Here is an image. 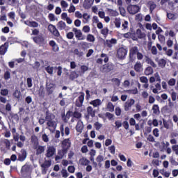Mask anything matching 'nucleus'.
I'll use <instances>...</instances> for the list:
<instances>
[{
  "mask_svg": "<svg viewBox=\"0 0 178 178\" xmlns=\"http://www.w3.org/2000/svg\"><path fill=\"white\" fill-rule=\"evenodd\" d=\"M136 55L137 56V59L138 60H141V59L144 58V55L138 51V47H131L129 50V59L131 62H134V60H136Z\"/></svg>",
  "mask_w": 178,
  "mask_h": 178,
  "instance_id": "f257e3e1",
  "label": "nucleus"
},
{
  "mask_svg": "<svg viewBox=\"0 0 178 178\" xmlns=\"http://www.w3.org/2000/svg\"><path fill=\"white\" fill-rule=\"evenodd\" d=\"M33 40L35 44H39L40 47H45L47 44V40L42 35H38L33 38Z\"/></svg>",
  "mask_w": 178,
  "mask_h": 178,
  "instance_id": "f03ea898",
  "label": "nucleus"
},
{
  "mask_svg": "<svg viewBox=\"0 0 178 178\" xmlns=\"http://www.w3.org/2000/svg\"><path fill=\"white\" fill-rule=\"evenodd\" d=\"M80 94L81 95H79L75 101V106L77 108H81V106H83V104L84 103V97H86L83 92H81Z\"/></svg>",
  "mask_w": 178,
  "mask_h": 178,
  "instance_id": "7ed1b4c3",
  "label": "nucleus"
},
{
  "mask_svg": "<svg viewBox=\"0 0 178 178\" xmlns=\"http://www.w3.org/2000/svg\"><path fill=\"white\" fill-rule=\"evenodd\" d=\"M72 147V141L70 140V138H66L64 139L61 142V147L63 149H65V151H69L70 148Z\"/></svg>",
  "mask_w": 178,
  "mask_h": 178,
  "instance_id": "20e7f679",
  "label": "nucleus"
},
{
  "mask_svg": "<svg viewBox=\"0 0 178 178\" xmlns=\"http://www.w3.org/2000/svg\"><path fill=\"white\" fill-rule=\"evenodd\" d=\"M48 31L53 35L54 37H60V33H59V31L56 29V26L53 24H49L48 26Z\"/></svg>",
  "mask_w": 178,
  "mask_h": 178,
  "instance_id": "39448f33",
  "label": "nucleus"
},
{
  "mask_svg": "<svg viewBox=\"0 0 178 178\" xmlns=\"http://www.w3.org/2000/svg\"><path fill=\"white\" fill-rule=\"evenodd\" d=\"M72 31H74L76 40H86V35H83L81 30L77 29L76 28H74L72 29Z\"/></svg>",
  "mask_w": 178,
  "mask_h": 178,
  "instance_id": "423d86ee",
  "label": "nucleus"
},
{
  "mask_svg": "<svg viewBox=\"0 0 178 178\" xmlns=\"http://www.w3.org/2000/svg\"><path fill=\"white\" fill-rule=\"evenodd\" d=\"M127 10L131 15H136L140 10V7L137 5H131L128 6Z\"/></svg>",
  "mask_w": 178,
  "mask_h": 178,
  "instance_id": "0eeeda50",
  "label": "nucleus"
},
{
  "mask_svg": "<svg viewBox=\"0 0 178 178\" xmlns=\"http://www.w3.org/2000/svg\"><path fill=\"white\" fill-rule=\"evenodd\" d=\"M26 158H27V152L24 149H21V153L18 154L17 161H19V162H24Z\"/></svg>",
  "mask_w": 178,
  "mask_h": 178,
  "instance_id": "6e6552de",
  "label": "nucleus"
},
{
  "mask_svg": "<svg viewBox=\"0 0 178 178\" xmlns=\"http://www.w3.org/2000/svg\"><path fill=\"white\" fill-rule=\"evenodd\" d=\"M55 152H56V149L54 146L48 147L46 153L47 158H52V156L55 155Z\"/></svg>",
  "mask_w": 178,
  "mask_h": 178,
  "instance_id": "1a4fd4ad",
  "label": "nucleus"
},
{
  "mask_svg": "<svg viewBox=\"0 0 178 178\" xmlns=\"http://www.w3.org/2000/svg\"><path fill=\"white\" fill-rule=\"evenodd\" d=\"M127 54L126 49L121 47L117 51V55L120 59H124V57Z\"/></svg>",
  "mask_w": 178,
  "mask_h": 178,
  "instance_id": "9d476101",
  "label": "nucleus"
},
{
  "mask_svg": "<svg viewBox=\"0 0 178 178\" xmlns=\"http://www.w3.org/2000/svg\"><path fill=\"white\" fill-rule=\"evenodd\" d=\"M73 113L72 111H68L66 114L63 113L61 115V119L63 120L64 123H67L70 118L72 117V114Z\"/></svg>",
  "mask_w": 178,
  "mask_h": 178,
  "instance_id": "9b49d317",
  "label": "nucleus"
},
{
  "mask_svg": "<svg viewBox=\"0 0 178 178\" xmlns=\"http://www.w3.org/2000/svg\"><path fill=\"white\" fill-rule=\"evenodd\" d=\"M65 154H67V150L62 149L58 152V154L55 157L56 161H59V159H62L63 156H65Z\"/></svg>",
  "mask_w": 178,
  "mask_h": 178,
  "instance_id": "f8f14e48",
  "label": "nucleus"
},
{
  "mask_svg": "<svg viewBox=\"0 0 178 178\" xmlns=\"http://www.w3.org/2000/svg\"><path fill=\"white\" fill-rule=\"evenodd\" d=\"M9 47V43L5 42L0 47V55H5L8 51V47Z\"/></svg>",
  "mask_w": 178,
  "mask_h": 178,
  "instance_id": "ddd939ff",
  "label": "nucleus"
},
{
  "mask_svg": "<svg viewBox=\"0 0 178 178\" xmlns=\"http://www.w3.org/2000/svg\"><path fill=\"white\" fill-rule=\"evenodd\" d=\"M24 24H26L29 27H33L34 29L38 27L39 26L38 22L35 21H29V20L24 21Z\"/></svg>",
  "mask_w": 178,
  "mask_h": 178,
  "instance_id": "4468645a",
  "label": "nucleus"
},
{
  "mask_svg": "<svg viewBox=\"0 0 178 178\" xmlns=\"http://www.w3.org/2000/svg\"><path fill=\"white\" fill-rule=\"evenodd\" d=\"M149 83H155V81H161V76H159V74L155 73L153 76H151L149 79Z\"/></svg>",
  "mask_w": 178,
  "mask_h": 178,
  "instance_id": "2eb2a0df",
  "label": "nucleus"
},
{
  "mask_svg": "<svg viewBox=\"0 0 178 178\" xmlns=\"http://www.w3.org/2000/svg\"><path fill=\"white\" fill-rule=\"evenodd\" d=\"M88 116H91V118H95V111H94V108L92 106H89L86 108Z\"/></svg>",
  "mask_w": 178,
  "mask_h": 178,
  "instance_id": "dca6fc26",
  "label": "nucleus"
},
{
  "mask_svg": "<svg viewBox=\"0 0 178 178\" xmlns=\"http://www.w3.org/2000/svg\"><path fill=\"white\" fill-rule=\"evenodd\" d=\"M49 45L52 47V51H54V52H58L59 51V47H58V44H56V42H55L54 40H51L49 42Z\"/></svg>",
  "mask_w": 178,
  "mask_h": 178,
  "instance_id": "f3484780",
  "label": "nucleus"
},
{
  "mask_svg": "<svg viewBox=\"0 0 178 178\" xmlns=\"http://www.w3.org/2000/svg\"><path fill=\"white\" fill-rule=\"evenodd\" d=\"M79 163L80 165H81L82 166H87L88 165H90V162L88 159H87L85 157H83L82 159H79Z\"/></svg>",
  "mask_w": 178,
  "mask_h": 178,
  "instance_id": "a211bd4d",
  "label": "nucleus"
},
{
  "mask_svg": "<svg viewBox=\"0 0 178 178\" xmlns=\"http://www.w3.org/2000/svg\"><path fill=\"white\" fill-rule=\"evenodd\" d=\"M57 27L60 31L66 30V23L63 21H60L57 24Z\"/></svg>",
  "mask_w": 178,
  "mask_h": 178,
  "instance_id": "6ab92c4d",
  "label": "nucleus"
},
{
  "mask_svg": "<svg viewBox=\"0 0 178 178\" xmlns=\"http://www.w3.org/2000/svg\"><path fill=\"white\" fill-rule=\"evenodd\" d=\"M47 127L51 128L54 130H55L56 129V122L54 121V120H49V122H47Z\"/></svg>",
  "mask_w": 178,
  "mask_h": 178,
  "instance_id": "aec40b11",
  "label": "nucleus"
},
{
  "mask_svg": "<svg viewBox=\"0 0 178 178\" xmlns=\"http://www.w3.org/2000/svg\"><path fill=\"white\" fill-rule=\"evenodd\" d=\"M143 69V63L140 62H136L134 65V70H136L138 73L141 72V70Z\"/></svg>",
  "mask_w": 178,
  "mask_h": 178,
  "instance_id": "412c9836",
  "label": "nucleus"
},
{
  "mask_svg": "<svg viewBox=\"0 0 178 178\" xmlns=\"http://www.w3.org/2000/svg\"><path fill=\"white\" fill-rule=\"evenodd\" d=\"M83 122L79 121L76 126V130L77 133H81L83 131Z\"/></svg>",
  "mask_w": 178,
  "mask_h": 178,
  "instance_id": "4be33fe9",
  "label": "nucleus"
},
{
  "mask_svg": "<svg viewBox=\"0 0 178 178\" xmlns=\"http://www.w3.org/2000/svg\"><path fill=\"white\" fill-rule=\"evenodd\" d=\"M90 105H92L94 106V108H97V106H99V105H101V104H102V102H101V99H96L93 101H91L90 102Z\"/></svg>",
  "mask_w": 178,
  "mask_h": 178,
  "instance_id": "5701e85b",
  "label": "nucleus"
},
{
  "mask_svg": "<svg viewBox=\"0 0 178 178\" xmlns=\"http://www.w3.org/2000/svg\"><path fill=\"white\" fill-rule=\"evenodd\" d=\"M134 99H130L125 103V111H129V108H131L132 105H134Z\"/></svg>",
  "mask_w": 178,
  "mask_h": 178,
  "instance_id": "b1692460",
  "label": "nucleus"
},
{
  "mask_svg": "<svg viewBox=\"0 0 178 178\" xmlns=\"http://www.w3.org/2000/svg\"><path fill=\"white\" fill-rule=\"evenodd\" d=\"M45 151V147L44 146L39 145L36 149V155H41L42 152Z\"/></svg>",
  "mask_w": 178,
  "mask_h": 178,
  "instance_id": "393cba45",
  "label": "nucleus"
},
{
  "mask_svg": "<svg viewBox=\"0 0 178 178\" xmlns=\"http://www.w3.org/2000/svg\"><path fill=\"white\" fill-rule=\"evenodd\" d=\"M136 35L138 37V38H145L146 37L145 33L141 31L140 29L136 31Z\"/></svg>",
  "mask_w": 178,
  "mask_h": 178,
  "instance_id": "a878e982",
  "label": "nucleus"
},
{
  "mask_svg": "<svg viewBox=\"0 0 178 178\" xmlns=\"http://www.w3.org/2000/svg\"><path fill=\"white\" fill-rule=\"evenodd\" d=\"M158 65L160 67H161L162 69H163V67H165V66H166V60L163 58L160 59L158 61Z\"/></svg>",
  "mask_w": 178,
  "mask_h": 178,
  "instance_id": "bb28decb",
  "label": "nucleus"
},
{
  "mask_svg": "<svg viewBox=\"0 0 178 178\" xmlns=\"http://www.w3.org/2000/svg\"><path fill=\"white\" fill-rule=\"evenodd\" d=\"M51 164L52 163L51 162V161H45L44 163H42L41 165V168H43L44 170H45V169H47V168H49V166H51Z\"/></svg>",
  "mask_w": 178,
  "mask_h": 178,
  "instance_id": "cd10ccee",
  "label": "nucleus"
},
{
  "mask_svg": "<svg viewBox=\"0 0 178 178\" xmlns=\"http://www.w3.org/2000/svg\"><path fill=\"white\" fill-rule=\"evenodd\" d=\"M152 73H154V69L151 67H147L145 70V74H146V76H149V74H152Z\"/></svg>",
  "mask_w": 178,
  "mask_h": 178,
  "instance_id": "c85d7f7f",
  "label": "nucleus"
},
{
  "mask_svg": "<svg viewBox=\"0 0 178 178\" xmlns=\"http://www.w3.org/2000/svg\"><path fill=\"white\" fill-rule=\"evenodd\" d=\"M86 40L88 42H94L95 41V37L92 34L89 33L87 35Z\"/></svg>",
  "mask_w": 178,
  "mask_h": 178,
  "instance_id": "c756f323",
  "label": "nucleus"
},
{
  "mask_svg": "<svg viewBox=\"0 0 178 178\" xmlns=\"http://www.w3.org/2000/svg\"><path fill=\"white\" fill-rule=\"evenodd\" d=\"M99 118H107V119H109V120H111V119H112V113H106L105 114H99Z\"/></svg>",
  "mask_w": 178,
  "mask_h": 178,
  "instance_id": "7c9ffc66",
  "label": "nucleus"
},
{
  "mask_svg": "<svg viewBox=\"0 0 178 178\" xmlns=\"http://www.w3.org/2000/svg\"><path fill=\"white\" fill-rule=\"evenodd\" d=\"M47 95H51L54 94V86L51 85V86H49L47 88Z\"/></svg>",
  "mask_w": 178,
  "mask_h": 178,
  "instance_id": "2f4dec72",
  "label": "nucleus"
},
{
  "mask_svg": "<svg viewBox=\"0 0 178 178\" xmlns=\"http://www.w3.org/2000/svg\"><path fill=\"white\" fill-rule=\"evenodd\" d=\"M45 70L49 74H54V67L49 65L45 67Z\"/></svg>",
  "mask_w": 178,
  "mask_h": 178,
  "instance_id": "473e14b6",
  "label": "nucleus"
},
{
  "mask_svg": "<svg viewBox=\"0 0 178 178\" xmlns=\"http://www.w3.org/2000/svg\"><path fill=\"white\" fill-rule=\"evenodd\" d=\"M148 5L149 6L151 13H152V10L156 8V5L154 3V1H149Z\"/></svg>",
  "mask_w": 178,
  "mask_h": 178,
  "instance_id": "72a5a7b5",
  "label": "nucleus"
},
{
  "mask_svg": "<svg viewBox=\"0 0 178 178\" xmlns=\"http://www.w3.org/2000/svg\"><path fill=\"white\" fill-rule=\"evenodd\" d=\"M81 46L82 49H87V48H90V43L87 42H83L81 43Z\"/></svg>",
  "mask_w": 178,
  "mask_h": 178,
  "instance_id": "f704fd0d",
  "label": "nucleus"
},
{
  "mask_svg": "<svg viewBox=\"0 0 178 178\" xmlns=\"http://www.w3.org/2000/svg\"><path fill=\"white\" fill-rule=\"evenodd\" d=\"M77 77H78V76H77V73L76 72H72L70 74V80L73 81L75 79H77Z\"/></svg>",
  "mask_w": 178,
  "mask_h": 178,
  "instance_id": "c9c22d12",
  "label": "nucleus"
},
{
  "mask_svg": "<svg viewBox=\"0 0 178 178\" xmlns=\"http://www.w3.org/2000/svg\"><path fill=\"white\" fill-rule=\"evenodd\" d=\"M113 83L114 86H115L116 87H119V86H120V79L118 78H114L113 79Z\"/></svg>",
  "mask_w": 178,
  "mask_h": 178,
  "instance_id": "e433bc0d",
  "label": "nucleus"
},
{
  "mask_svg": "<svg viewBox=\"0 0 178 178\" xmlns=\"http://www.w3.org/2000/svg\"><path fill=\"white\" fill-rule=\"evenodd\" d=\"M74 54L76 55V56H79V58H81V56H83V51H79V49H75L74 50Z\"/></svg>",
  "mask_w": 178,
  "mask_h": 178,
  "instance_id": "4c0bfd02",
  "label": "nucleus"
},
{
  "mask_svg": "<svg viewBox=\"0 0 178 178\" xmlns=\"http://www.w3.org/2000/svg\"><path fill=\"white\" fill-rule=\"evenodd\" d=\"M95 128V129L98 131L99 130H101V129L102 128V124L99 123V122H96L94 124Z\"/></svg>",
  "mask_w": 178,
  "mask_h": 178,
  "instance_id": "58836bf2",
  "label": "nucleus"
},
{
  "mask_svg": "<svg viewBox=\"0 0 178 178\" xmlns=\"http://www.w3.org/2000/svg\"><path fill=\"white\" fill-rule=\"evenodd\" d=\"M3 143L6 145V148L7 149H10V140H9L8 139H5L3 140Z\"/></svg>",
  "mask_w": 178,
  "mask_h": 178,
  "instance_id": "ea45409f",
  "label": "nucleus"
},
{
  "mask_svg": "<svg viewBox=\"0 0 178 178\" xmlns=\"http://www.w3.org/2000/svg\"><path fill=\"white\" fill-rule=\"evenodd\" d=\"M72 114L73 118H75L76 119H80L81 118V113L79 111H74Z\"/></svg>",
  "mask_w": 178,
  "mask_h": 178,
  "instance_id": "a19ab883",
  "label": "nucleus"
},
{
  "mask_svg": "<svg viewBox=\"0 0 178 178\" xmlns=\"http://www.w3.org/2000/svg\"><path fill=\"white\" fill-rule=\"evenodd\" d=\"M26 83L29 88H31L33 87V79H31V78H27Z\"/></svg>",
  "mask_w": 178,
  "mask_h": 178,
  "instance_id": "79ce46f5",
  "label": "nucleus"
},
{
  "mask_svg": "<svg viewBox=\"0 0 178 178\" xmlns=\"http://www.w3.org/2000/svg\"><path fill=\"white\" fill-rule=\"evenodd\" d=\"M114 24L115 27H118V28L120 27V18H118V17L115 18Z\"/></svg>",
  "mask_w": 178,
  "mask_h": 178,
  "instance_id": "37998d69",
  "label": "nucleus"
},
{
  "mask_svg": "<svg viewBox=\"0 0 178 178\" xmlns=\"http://www.w3.org/2000/svg\"><path fill=\"white\" fill-rule=\"evenodd\" d=\"M146 62H147L149 65L152 66V67H156V64H155L154 62L152 60H151V58H147Z\"/></svg>",
  "mask_w": 178,
  "mask_h": 178,
  "instance_id": "c03bdc74",
  "label": "nucleus"
},
{
  "mask_svg": "<svg viewBox=\"0 0 178 178\" xmlns=\"http://www.w3.org/2000/svg\"><path fill=\"white\" fill-rule=\"evenodd\" d=\"M31 142L33 143L34 144H35L36 145H38V138L33 135L31 136Z\"/></svg>",
  "mask_w": 178,
  "mask_h": 178,
  "instance_id": "a18cd8bd",
  "label": "nucleus"
},
{
  "mask_svg": "<svg viewBox=\"0 0 178 178\" xmlns=\"http://www.w3.org/2000/svg\"><path fill=\"white\" fill-rule=\"evenodd\" d=\"M61 175L64 178L69 177V173H67V170H66V169H63L61 170Z\"/></svg>",
  "mask_w": 178,
  "mask_h": 178,
  "instance_id": "49530a36",
  "label": "nucleus"
},
{
  "mask_svg": "<svg viewBox=\"0 0 178 178\" xmlns=\"http://www.w3.org/2000/svg\"><path fill=\"white\" fill-rule=\"evenodd\" d=\"M82 31H83V33H90V26L88 25L84 26L82 29Z\"/></svg>",
  "mask_w": 178,
  "mask_h": 178,
  "instance_id": "de8ad7c7",
  "label": "nucleus"
},
{
  "mask_svg": "<svg viewBox=\"0 0 178 178\" xmlns=\"http://www.w3.org/2000/svg\"><path fill=\"white\" fill-rule=\"evenodd\" d=\"M168 86H173L175 84H176V79L172 78L170 79L168 82Z\"/></svg>",
  "mask_w": 178,
  "mask_h": 178,
  "instance_id": "09e8293b",
  "label": "nucleus"
},
{
  "mask_svg": "<svg viewBox=\"0 0 178 178\" xmlns=\"http://www.w3.org/2000/svg\"><path fill=\"white\" fill-rule=\"evenodd\" d=\"M42 140L44 141V143H48V141H49V138H48V136L46 135V134H44L42 136Z\"/></svg>",
  "mask_w": 178,
  "mask_h": 178,
  "instance_id": "8fccbe9b",
  "label": "nucleus"
},
{
  "mask_svg": "<svg viewBox=\"0 0 178 178\" xmlns=\"http://www.w3.org/2000/svg\"><path fill=\"white\" fill-rule=\"evenodd\" d=\"M14 97L17 98V99H20V97H22V95L20 94V91L16 90L14 92Z\"/></svg>",
  "mask_w": 178,
  "mask_h": 178,
  "instance_id": "3c124183",
  "label": "nucleus"
},
{
  "mask_svg": "<svg viewBox=\"0 0 178 178\" xmlns=\"http://www.w3.org/2000/svg\"><path fill=\"white\" fill-rule=\"evenodd\" d=\"M81 151L82 154H87V152L88 151V147H87V145L82 146Z\"/></svg>",
  "mask_w": 178,
  "mask_h": 178,
  "instance_id": "603ef678",
  "label": "nucleus"
},
{
  "mask_svg": "<svg viewBox=\"0 0 178 178\" xmlns=\"http://www.w3.org/2000/svg\"><path fill=\"white\" fill-rule=\"evenodd\" d=\"M172 149L175 152L176 155H178V145H174L172 146Z\"/></svg>",
  "mask_w": 178,
  "mask_h": 178,
  "instance_id": "864d4df0",
  "label": "nucleus"
},
{
  "mask_svg": "<svg viewBox=\"0 0 178 178\" xmlns=\"http://www.w3.org/2000/svg\"><path fill=\"white\" fill-rule=\"evenodd\" d=\"M101 58H104V62L105 63H107V62L109 60V58L108 57V56H106V54H101Z\"/></svg>",
  "mask_w": 178,
  "mask_h": 178,
  "instance_id": "5fc2aeb1",
  "label": "nucleus"
},
{
  "mask_svg": "<svg viewBox=\"0 0 178 178\" xmlns=\"http://www.w3.org/2000/svg\"><path fill=\"white\" fill-rule=\"evenodd\" d=\"M67 170L70 173H74V170H76V168H74V166L70 165L67 168Z\"/></svg>",
  "mask_w": 178,
  "mask_h": 178,
  "instance_id": "6e6d98bb",
  "label": "nucleus"
},
{
  "mask_svg": "<svg viewBox=\"0 0 178 178\" xmlns=\"http://www.w3.org/2000/svg\"><path fill=\"white\" fill-rule=\"evenodd\" d=\"M154 113H159V107L158 105H154L152 107Z\"/></svg>",
  "mask_w": 178,
  "mask_h": 178,
  "instance_id": "4d7b16f0",
  "label": "nucleus"
},
{
  "mask_svg": "<svg viewBox=\"0 0 178 178\" xmlns=\"http://www.w3.org/2000/svg\"><path fill=\"white\" fill-rule=\"evenodd\" d=\"M96 161H97V163H101V162H102V161H104V156H102V155H99L96 158Z\"/></svg>",
  "mask_w": 178,
  "mask_h": 178,
  "instance_id": "13d9d810",
  "label": "nucleus"
},
{
  "mask_svg": "<svg viewBox=\"0 0 178 178\" xmlns=\"http://www.w3.org/2000/svg\"><path fill=\"white\" fill-rule=\"evenodd\" d=\"M9 79H10V72L7 71L4 74V79L5 80H9Z\"/></svg>",
  "mask_w": 178,
  "mask_h": 178,
  "instance_id": "bf43d9fd",
  "label": "nucleus"
},
{
  "mask_svg": "<svg viewBox=\"0 0 178 178\" xmlns=\"http://www.w3.org/2000/svg\"><path fill=\"white\" fill-rule=\"evenodd\" d=\"M9 94V90L8 89H3L1 90V95L3 96H6Z\"/></svg>",
  "mask_w": 178,
  "mask_h": 178,
  "instance_id": "052dcab7",
  "label": "nucleus"
},
{
  "mask_svg": "<svg viewBox=\"0 0 178 178\" xmlns=\"http://www.w3.org/2000/svg\"><path fill=\"white\" fill-rule=\"evenodd\" d=\"M106 111H108L109 112H112V102H109L107 104Z\"/></svg>",
  "mask_w": 178,
  "mask_h": 178,
  "instance_id": "680f3d73",
  "label": "nucleus"
},
{
  "mask_svg": "<svg viewBox=\"0 0 178 178\" xmlns=\"http://www.w3.org/2000/svg\"><path fill=\"white\" fill-rule=\"evenodd\" d=\"M153 135L154 137H159V130L158 129H154L153 130Z\"/></svg>",
  "mask_w": 178,
  "mask_h": 178,
  "instance_id": "e2e57ef3",
  "label": "nucleus"
},
{
  "mask_svg": "<svg viewBox=\"0 0 178 178\" xmlns=\"http://www.w3.org/2000/svg\"><path fill=\"white\" fill-rule=\"evenodd\" d=\"M73 37H74V33H73V32L67 33V38H68V40H72Z\"/></svg>",
  "mask_w": 178,
  "mask_h": 178,
  "instance_id": "0e129e2a",
  "label": "nucleus"
},
{
  "mask_svg": "<svg viewBox=\"0 0 178 178\" xmlns=\"http://www.w3.org/2000/svg\"><path fill=\"white\" fill-rule=\"evenodd\" d=\"M81 70L83 72V73H86V72L88 70V67L87 65H81Z\"/></svg>",
  "mask_w": 178,
  "mask_h": 178,
  "instance_id": "69168bd1",
  "label": "nucleus"
},
{
  "mask_svg": "<svg viewBox=\"0 0 178 178\" xmlns=\"http://www.w3.org/2000/svg\"><path fill=\"white\" fill-rule=\"evenodd\" d=\"M106 47H108V48H111L112 47V40H106V42H105Z\"/></svg>",
  "mask_w": 178,
  "mask_h": 178,
  "instance_id": "338daca9",
  "label": "nucleus"
},
{
  "mask_svg": "<svg viewBox=\"0 0 178 178\" xmlns=\"http://www.w3.org/2000/svg\"><path fill=\"white\" fill-rule=\"evenodd\" d=\"M140 81L141 83H148V79H147V77H145V76H141V77L140 78Z\"/></svg>",
  "mask_w": 178,
  "mask_h": 178,
  "instance_id": "774afa93",
  "label": "nucleus"
}]
</instances>
